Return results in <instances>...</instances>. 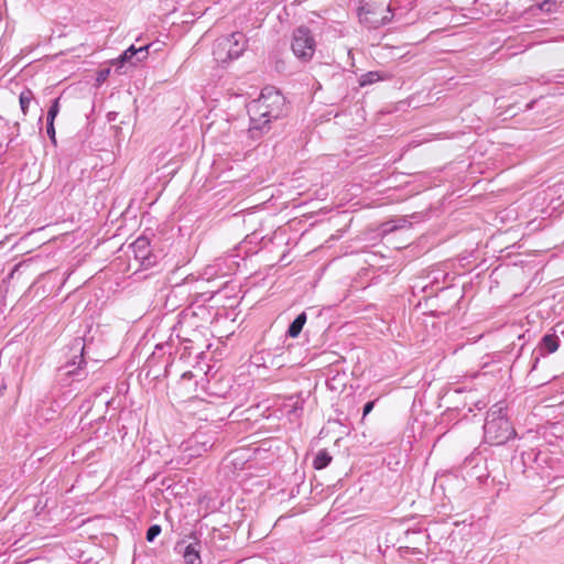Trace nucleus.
I'll return each mask as SVG.
<instances>
[{
	"label": "nucleus",
	"mask_w": 564,
	"mask_h": 564,
	"mask_svg": "<svg viewBox=\"0 0 564 564\" xmlns=\"http://www.w3.org/2000/svg\"><path fill=\"white\" fill-rule=\"evenodd\" d=\"M47 134L53 142H55V128L54 123L47 122Z\"/></svg>",
	"instance_id": "obj_19"
},
{
	"label": "nucleus",
	"mask_w": 564,
	"mask_h": 564,
	"mask_svg": "<svg viewBox=\"0 0 564 564\" xmlns=\"http://www.w3.org/2000/svg\"><path fill=\"white\" fill-rule=\"evenodd\" d=\"M84 362L83 357H80L79 366Z\"/></svg>",
	"instance_id": "obj_23"
},
{
	"label": "nucleus",
	"mask_w": 564,
	"mask_h": 564,
	"mask_svg": "<svg viewBox=\"0 0 564 564\" xmlns=\"http://www.w3.org/2000/svg\"><path fill=\"white\" fill-rule=\"evenodd\" d=\"M149 45L135 47L134 45L129 46L119 57L113 58L111 65L118 66V69L123 67L126 64L135 66L138 63L148 58Z\"/></svg>",
	"instance_id": "obj_7"
},
{
	"label": "nucleus",
	"mask_w": 564,
	"mask_h": 564,
	"mask_svg": "<svg viewBox=\"0 0 564 564\" xmlns=\"http://www.w3.org/2000/svg\"><path fill=\"white\" fill-rule=\"evenodd\" d=\"M14 127L19 128V127H20V123H19V122H15V123H14Z\"/></svg>",
	"instance_id": "obj_22"
},
{
	"label": "nucleus",
	"mask_w": 564,
	"mask_h": 564,
	"mask_svg": "<svg viewBox=\"0 0 564 564\" xmlns=\"http://www.w3.org/2000/svg\"><path fill=\"white\" fill-rule=\"evenodd\" d=\"M332 462V456L326 451H319L314 459V467L316 469L325 468Z\"/></svg>",
	"instance_id": "obj_11"
},
{
	"label": "nucleus",
	"mask_w": 564,
	"mask_h": 564,
	"mask_svg": "<svg viewBox=\"0 0 564 564\" xmlns=\"http://www.w3.org/2000/svg\"><path fill=\"white\" fill-rule=\"evenodd\" d=\"M284 106L283 96L272 87L262 90L260 97L249 105L252 130H263L272 119L281 116Z\"/></svg>",
	"instance_id": "obj_1"
},
{
	"label": "nucleus",
	"mask_w": 564,
	"mask_h": 564,
	"mask_svg": "<svg viewBox=\"0 0 564 564\" xmlns=\"http://www.w3.org/2000/svg\"><path fill=\"white\" fill-rule=\"evenodd\" d=\"M306 322L305 313L300 314L293 323L290 325L288 334L290 337L295 338L300 335L304 324Z\"/></svg>",
	"instance_id": "obj_9"
},
{
	"label": "nucleus",
	"mask_w": 564,
	"mask_h": 564,
	"mask_svg": "<svg viewBox=\"0 0 564 564\" xmlns=\"http://www.w3.org/2000/svg\"><path fill=\"white\" fill-rule=\"evenodd\" d=\"M373 408V402H368L366 403L365 408H364V415H367L371 412Z\"/></svg>",
	"instance_id": "obj_20"
},
{
	"label": "nucleus",
	"mask_w": 564,
	"mask_h": 564,
	"mask_svg": "<svg viewBox=\"0 0 564 564\" xmlns=\"http://www.w3.org/2000/svg\"><path fill=\"white\" fill-rule=\"evenodd\" d=\"M484 431L486 441L492 445L505 444L514 435V430L499 404L494 405L487 413Z\"/></svg>",
	"instance_id": "obj_2"
},
{
	"label": "nucleus",
	"mask_w": 564,
	"mask_h": 564,
	"mask_svg": "<svg viewBox=\"0 0 564 564\" xmlns=\"http://www.w3.org/2000/svg\"><path fill=\"white\" fill-rule=\"evenodd\" d=\"M315 40L310 30L299 28L294 31L291 44L294 55L303 62H308L315 52Z\"/></svg>",
	"instance_id": "obj_4"
},
{
	"label": "nucleus",
	"mask_w": 564,
	"mask_h": 564,
	"mask_svg": "<svg viewBox=\"0 0 564 564\" xmlns=\"http://www.w3.org/2000/svg\"><path fill=\"white\" fill-rule=\"evenodd\" d=\"M555 7V3L550 1V0H545L544 2H542L540 6H539V9L541 11H544V12H552L553 11V8Z\"/></svg>",
	"instance_id": "obj_17"
},
{
	"label": "nucleus",
	"mask_w": 564,
	"mask_h": 564,
	"mask_svg": "<svg viewBox=\"0 0 564 564\" xmlns=\"http://www.w3.org/2000/svg\"><path fill=\"white\" fill-rule=\"evenodd\" d=\"M148 247H149V242L145 238L137 239L134 241V243L132 245L135 257L141 260H144L148 254Z\"/></svg>",
	"instance_id": "obj_10"
},
{
	"label": "nucleus",
	"mask_w": 564,
	"mask_h": 564,
	"mask_svg": "<svg viewBox=\"0 0 564 564\" xmlns=\"http://www.w3.org/2000/svg\"><path fill=\"white\" fill-rule=\"evenodd\" d=\"M542 347L547 352H554L558 348V338L555 335H545L542 339Z\"/></svg>",
	"instance_id": "obj_12"
},
{
	"label": "nucleus",
	"mask_w": 564,
	"mask_h": 564,
	"mask_svg": "<svg viewBox=\"0 0 564 564\" xmlns=\"http://www.w3.org/2000/svg\"><path fill=\"white\" fill-rule=\"evenodd\" d=\"M382 79V76L378 72H369L360 77V85L366 86L373 84Z\"/></svg>",
	"instance_id": "obj_13"
},
{
	"label": "nucleus",
	"mask_w": 564,
	"mask_h": 564,
	"mask_svg": "<svg viewBox=\"0 0 564 564\" xmlns=\"http://www.w3.org/2000/svg\"><path fill=\"white\" fill-rule=\"evenodd\" d=\"M59 111L58 99H55L47 112V122L54 123V120Z\"/></svg>",
	"instance_id": "obj_14"
},
{
	"label": "nucleus",
	"mask_w": 564,
	"mask_h": 564,
	"mask_svg": "<svg viewBox=\"0 0 564 564\" xmlns=\"http://www.w3.org/2000/svg\"><path fill=\"white\" fill-rule=\"evenodd\" d=\"M74 365H75V361H73V364H72V365H68V368H69V369L67 370V373H68V375H73V373L75 372V370L72 368Z\"/></svg>",
	"instance_id": "obj_21"
},
{
	"label": "nucleus",
	"mask_w": 564,
	"mask_h": 564,
	"mask_svg": "<svg viewBox=\"0 0 564 564\" xmlns=\"http://www.w3.org/2000/svg\"><path fill=\"white\" fill-rule=\"evenodd\" d=\"M389 13V7H387L386 9L378 6L362 7L359 10V19L362 23L371 28H378L380 25L388 23L391 20Z\"/></svg>",
	"instance_id": "obj_6"
},
{
	"label": "nucleus",
	"mask_w": 564,
	"mask_h": 564,
	"mask_svg": "<svg viewBox=\"0 0 564 564\" xmlns=\"http://www.w3.org/2000/svg\"><path fill=\"white\" fill-rule=\"evenodd\" d=\"M109 74H110V68H106V69L98 72L97 77H96L97 84L98 85L102 84L108 78Z\"/></svg>",
	"instance_id": "obj_16"
},
{
	"label": "nucleus",
	"mask_w": 564,
	"mask_h": 564,
	"mask_svg": "<svg viewBox=\"0 0 564 564\" xmlns=\"http://www.w3.org/2000/svg\"><path fill=\"white\" fill-rule=\"evenodd\" d=\"M34 99L33 91L30 88H25L19 96V104L23 116L28 115L30 104Z\"/></svg>",
	"instance_id": "obj_8"
},
{
	"label": "nucleus",
	"mask_w": 564,
	"mask_h": 564,
	"mask_svg": "<svg viewBox=\"0 0 564 564\" xmlns=\"http://www.w3.org/2000/svg\"><path fill=\"white\" fill-rule=\"evenodd\" d=\"M207 451V445L205 443H202L197 448L193 451V453H189V457L192 456H199L203 452Z\"/></svg>",
	"instance_id": "obj_18"
},
{
	"label": "nucleus",
	"mask_w": 564,
	"mask_h": 564,
	"mask_svg": "<svg viewBox=\"0 0 564 564\" xmlns=\"http://www.w3.org/2000/svg\"><path fill=\"white\" fill-rule=\"evenodd\" d=\"M245 47L246 40L243 34L236 32L215 42L213 56L218 64H226L231 59L238 58L245 51Z\"/></svg>",
	"instance_id": "obj_3"
},
{
	"label": "nucleus",
	"mask_w": 564,
	"mask_h": 564,
	"mask_svg": "<svg viewBox=\"0 0 564 564\" xmlns=\"http://www.w3.org/2000/svg\"><path fill=\"white\" fill-rule=\"evenodd\" d=\"M161 533V527L159 524H153L149 528L147 532V540L152 542L159 534Z\"/></svg>",
	"instance_id": "obj_15"
},
{
	"label": "nucleus",
	"mask_w": 564,
	"mask_h": 564,
	"mask_svg": "<svg viewBox=\"0 0 564 564\" xmlns=\"http://www.w3.org/2000/svg\"><path fill=\"white\" fill-rule=\"evenodd\" d=\"M200 549L202 543L194 535H189L180 540L175 546V550L182 554L186 564H202Z\"/></svg>",
	"instance_id": "obj_5"
}]
</instances>
